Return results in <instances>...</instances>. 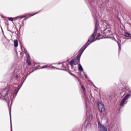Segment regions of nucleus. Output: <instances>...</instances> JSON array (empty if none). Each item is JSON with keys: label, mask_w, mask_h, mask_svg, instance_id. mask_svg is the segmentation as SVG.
<instances>
[{"label": "nucleus", "mask_w": 131, "mask_h": 131, "mask_svg": "<svg viewBox=\"0 0 131 131\" xmlns=\"http://www.w3.org/2000/svg\"><path fill=\"white\" fill-rule=\"evenodd\" d=\"M97 28H95L94 33L93 34L91 38L88 40L87 43H89V42H93V41H95L94 40L95 36H96V33H97Z\"/></svg>", "instance_id": "f257e3e1"}, {"label": "nucleus", "mask_w": 131, "mask_h": 131, "mask_svg": "<svg viewBox=\"0 0 131 131\" xmlns=\"http://www.w3.org/2000/svg\"><path fill=\"white\" fill-rule=\"evenodd\" d=\"M98 108L101 113H103V112H105V107L104 105L100 102L98 103Z\"/></svg>", "instance_id": "f03ea898"}, {"label": "nucleus", "mask_w": 131, "mask_h": 131, "mask_svg": "<svg viewBox=\"0 0 131 131\" xmlns=\"http://www.w3.org/2000/svg\"><path fill=\"white\" fill-rule=\"evenodd\" d=\"M99 131H107V129L103 126H102L99 123Z\"/></svg>", "instance_id": "7ed1b4c3"}, {"label": "nucleus", "mask_w": 131, "mask_h": 131, "mask_svg": "<svg viewBox=\"0 0 131 131\" xmlns=\"http://www.w3.org/2000/svg\"><path fill=\"white\" fill-rule=\"evenodd\" d=\"M79 62V58L77 57L75 61H74V65H77Z\"/></svg>", "instance_id": "20e7f679"}, {"label": "nucleus", "mask_w": 131, "mask_h": 131, "mask_svg": "<svg viewBox=\"0 0 131 131\" xmlns=\"http://www.w3.org/2000/svg\"><path fill=\"white\" fill-rule=\"evenodd\" d=\"M14 45L15 48H17V47H18V40H14Z\"/></svg>", "instance_id": "39448f33"}, {"label": "nucleus", "mask_w": 131, "mask_h": 131, "mask_svg": "<svg viewBox=\"0 0 131 131\" xmlns=\"http://www.w3.org/2000/svg\"><path fill=\"white\" fill-rule=\"evenodd\" d=\"M128 98H130V95H129V94L126 95L123 99H124V100L125 101L126 100H127V99H128Z\"/></svg>", "instance_id": "423d86ee"}, {"label": "nucleus", "mask_w": 131, "mask_h": 131, "mask_svg": "<svg viewBox=\"0 0 131 131\" xmlns=\"http://www.w3.org/2000/svg\"><path fill=\"white\" fill-rule=\"evenodd\" d=\"M79 71H83V69H82V67L81 66V64H79Z\"/></svg>", "instance_id": "0eeeda50"}, {"label": "nucleus", "mask_w": 131, "mask_h": 131, "mask_svg": "<svg viewBox=\"0 0 131 131\" xmlns=\"http://www.w3.org/2000/svg\"><path fill=\"white\" fill-rule=\"evenodd\" d=\"M25 16H17L16 17H15V20H17V19H23V18H25Z\"/></svg>", "instance_id": "6e6552de"}, {"label": "nucleus", "mask_w": 131, "mask_h": 131, "mask_svg": "<svg viewBox=\"0 0 131 131\" xmlns=\"http://www.w3.org/2000/svg\"><path fill=\"white\" fill-rule=\"evenodd\" d=\"M125 36H126V37H128L129 36H130V34L129 33H128V32H126L124 34Z\"/></svg>", "instance_id": "1a4fd4ad"}, {"label": "nucleus", "mask_w": 131, "mask_h": 131, "mask_svg": "<svg viewBox=\"0 0 131 131\" xmlns=\"http://www.w3.org/2000/svg\"><path fill=\"white\" fill-rule=\"evenodd\" d=\"M125 102V100H124V99H123L120 103V106H123V105H124V103Z\"/></svg>", "instance_id": "9d476101"}, {"label": "nucleus", "mask_w": 131, "mask_h": 131, "mask_svg": "<svg viewBox=\"0 0 131 131\" xmlns=\"http://www.w3.org/2000/svg\"><path fill=\"white\" fill-rule=\"evenodd\" d=\"M70 65H71V66H72V65H73V64H74V60H72L70 62Z\"/></svg>", "instance_id": "9b49d317"}, {"label": "nucleus", "mask_w": 131, "mask_h": 131, "mask_svg": "<svg viewBox=\"0 0 131 131\" xmlns=\"http://www.w3.org/2000/svg\"><path fill=\"white\" fill-rule=\"evenodd\" d=\"M8 19V20H9V21H13V20H14V19H15V18L9 17Z\"/></svg>", "instance_id": "f8f14e48"}, {"label": "nucleus", "mask_w": 131, "mask_h": 131, "mask_svg": "<svg viewBox=\"0 0 131 131\" xmlns=\"http://www.w3.org/2000/svg\"><path fill=\"white\" fill-rule=\"evenodd\" d=\"M82 89H83V90H85V89H84V87H83V85H82Z\"/></svg>", "instance_id": "ddd939ff"}, {"label": "nucleus", "mask_w": 131, "mask_h": 131, "mask_svg": "<svg viewBox=\"0 0 131 131\" xmlns=\"http://www.w3.org/2000/svg\"><path fill=\"white\" fill-rule=\"evenodd\" d=\"M83 51H84V50H83L82 51V53H81V54H82V53H83Z\"/></svg>", "instance_id": "4468645a"}, {"label": "nucleus", "mask_w": 131, "mask_h": 131, "mask_svg": "<svg viewBox=\"0 0 131 131\" xmlns=\"http://www.w3.org/2000/svg\"><path fill=\"white\" fill-rule=\"evenodd\" d=\"M91 43H88V45L90 44Z\"/></svg>", "instance_id": "2eb2a0df"}, {"label": "nucleus", "mask_w": 131, "mask_h": 131, "mask_svg": "<svg viewBox=\"0 0 131 131\" xmlns=\"http://www.w3.org/2000/svg\"><path fill=\"white\" fill-rule=\"evenodd\" d=\"M11 131H12V129H11Z\"/></svg>", "instance_id": "dca6fc26"}, {"label": "nucleus", "mask_w": 131, "mask_h": 131, "mask_svg": "<svg viewBox=\"0 0 131 131\" xmlns=\"http://www.w3.org/2000/svg\"><path fill=\"white\" fill-rule=\"evenodd\" d=\"M130 93H131V91L130 92Z\"/></svg>", "instance_id": "f3484780"}]
</instances>
